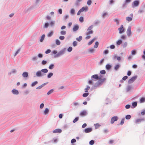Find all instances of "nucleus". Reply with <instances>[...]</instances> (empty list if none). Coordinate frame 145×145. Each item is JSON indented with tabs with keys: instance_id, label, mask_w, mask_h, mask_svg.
I'll return each mask as SVG.
<instances>
[{
	"instance_id": "1",
	"label": "nucleus",
	"mask_w": 145,
	"mask_h": 145,
	"mask_svg": "<svg viewBox=\"0 0 145 145\" xmlns=\"http://www.w3.org/2000/svg\"><path fill=\"white\" fill-rule=\"evenodd\" d=\"M106 80L105 78H104L101 80H98L93 85L92 87L91 88V89H96L100 87Z\"/></svg>"
},
{
	"instance_id": "2",
	"label": "nucleus",
	"mask_w": 145,
	"mask_h": 145,
	"mask_svg": "<svg viewBox=\"0 0 145 145\" xmlns=\"http://www.w3.org/2000/svg\"><path fill=\"white\" fill-rule=\"evenodd\" d=\"M66 50V49L65 48L63 49L57 53V54L55 55L54 56V57L55 58H56L63 55L65 53Z\"/></svg>"
},
{
	"instance_id": "3",
	"label": "nucleus",
	"mask_w": 145,
	"mask_h": 145,
	"mask_svg": "<svg viewBox=\"0 0 145 145\" xmlns=\"http://www.w3.org/2000/svg\"><path fill=\"white\" fill-rule=\"evenodd\" d=\"M140 4L139 0H135L133 2L132 4V7L133 8L138 7Z\"/></svg>"
},
{
	"instance_id": "4",
	"label": "nucleus",
	"mask_w": 145,
	"mask_h": 145,
	"mask_svg": "<svg viewBox=\"0 0 145 145\" xmlns=\"http://www.w3.org/2000/svg\"><path fill=\"white\" fill-rule=\"evenodd\" d=\"M44 75V74L40 70H39L37 71L36 73L35 76L34 77L36 76L37 77H41Z\"/></svg>"
},
{
	"instance_id": "5",
	"label": "nucleus",
	"mask_w": 145,
	"mask_h": 145,
	"mask_svg": "<svg viewBox=\"0 0 145 145\" xmlns=\"http://www.w3.org/2000/svg\"><path fill=\"white\" fill-rule=\"evenodd\" d=\"M137 77V75L132 77L129 80L128 82V84H130L133 83L136 80Z\"/></svg>"
},
{
	"instance_id": "6",
	"label": "nucleus",
	"mask_w": 145,
	"mask_h": 145,
	"mask_svg": "<svg viewBox=\"0 0 145 145\" xmlns=\"http://www.w3.org/2000/svg\"><path fill=\"white\" fill-rule=\"evenodd\" d=\"M118 30L119 31V33L120 34H122L124 32L125 29L123 28V25H121L120 27L118 28Z\"/></svg>"
},
{
	"instance_id": "7",
	"label": "nucleus",
	"mask_w": 145,
	"mask_h": 145,
	"mask_svg": "<svg viewBox=\"0 0 145 145\" xmlns=\"http://www.w3.org/2000/svg\"><path fill=\"white\" fill-rule=\"evenodd\" d=\"M118 118L117 116H114L112 117L111 119V124L113 123L115 121H117L118 120Z\"/></svg>"
},
{
	"instance_id": "8",
	"label": "nucleus",
	"mask_w": 145,
	"mask_h": 145,
	"mask_svg": "<svg viewBox=\"0 0 145 145\" xmlns=\"http://www.w3.org/2000/svg\"><path fill=\"white\" fill-rule=\"evenodd\" d=\"M128 36L129 37L131 34V27L130 26L128 27L126 32Z\"/></svg>"
},
{
	"instance_id": "9",
	"label": "nucleus",
	"mask_w": 145,
	"mask_h": 145,
	"mask_svg": "<svg viewBox=\"0 0 145 145\" xmlns=\"http://www.w3.org/2000/svg\"><path fill=\"white\" fill-rule=\"evenodd\" d=\"M98 75L97 74H95L91 77V80H98Z\"/></svg>"
},
{
	"instance_id": "10",
	"label": "nucleus",
	"mask_w": 145,
	"mask_h": 145,
	"mask_svg": "<svg viewBox=\"0 0 145 145\" xmlns=\"http://www.w3.org/2000/svg\"><path fill=\"white\" fill-rule=\"evenodd\" d=\"M92 131V128L91 127L86 128L83 131V132L86 133H88L91 132Z\"/></svg>"
},
{
	"instance_id": "11",
	"label": "nucleus",
	"mask_w": 145,
	"mask_h": 145,
	"mask_svg": "<svg viewBox=\"0 0 145 145\" xmlns=\"http://www.w3.org/2000/svg\"><path fill=\"white\" fill-rule=\"evenodd\" d=\"M144 121V119L143 118H141L137 119L135 120V123L136 124H138L140 123L141 121Z\"/></svg>"
},
{
	"instance_id": "12",
	"label": "nucleus",
	"mask_w": 145,
	"mask_h": 145,
	"mask_svg": "<svg viewBox=\"0 0 145 145\" xmlns=\"http://www.w3.org/2000/svg\"><path fill=\"white\" fill-rule=\"evenodd\" d=\"M129 16L131 17H127L126 18V20L127 21H128L129 22H131L132 20V17L133 16V14H130Z\"/></svg>"
},
{
	"instance_id": "13",
	"label": "nucleus",
	"mask_w": 145,
	"mask_h": 145,
	"mask_svg": "<svg viewBox=\"0 0 145 145\" xmlns=\"http://www.w3.org/2000/svg\"><path fill=\"white\" fill-rule=\"evenodd\" d=\"M88 10V8L87 7H83L81 8L79 10L81 11V12H83L84 11L85 12L87 11Z\"/></svg>"
},
{
	"instance_id": "14",
	"label": "nucleus",
	"mask_w": 145,
	"mask_h": 145,
	"mask_svg": "<svg viewBox=\"0 0 145 145\" xmlns=\"http://www.w3.org/2000/svg\"><path fill=\"white\" fill-rule=\"evenodd\" d=\"M11 93L14 95H18L19 93V91L16 89H13L11 91Z\"/></svg>"
},
{
	"instance_id": "15",
	"label": "nucleus",
	"mask_w": 145,
	"mask_h": 145,
	"mask_svg": "<svg viewBox=\"0 0 145 145\" xmlns=\"http://www.w3.org/2000/svg\"><path fill=\"white\" fill-rule=\"evenodd\" d=\"M95 49L93 48H91L88 49V52L90 54H93L94 53Z\"/></svg>"
},
{
	"instance_id": "16",
	"label": "nucleus",
	"mask_w": 145,
	"mask_h": 145,
	"mask_svg": "<svg viewBox=\"0 0 145 145\" xmlns=\"http://www.w3.org/2000/svg\"><path fill=\"white\" fill-rule=\"evenodd\" d=\"M79 27L77 24L75 25L73 27V31L75 32L76 31L79 29Z\"/></svg>"
},
{
	"instance_id": "17",
	"label": "nucleus",
	"mask_w": 145,
	"mask_h": 145,
	"mask_svg": "<svg viewBox=\"0 0 145 145\" xmlns=\"http://www.w3.org/2000/svg\"><path fill=\"white\" fill-rule=\"evenodd\" d=\"M137 101H135L132 103V105L131 106V108H135L137 106Z\"/></svg>"
},
{
	"instance_id": "18",
	"label": "nucleus",
	"mask_w": 145,
	"mask_h": 145,
	"mask_svg": "<svg viewBox=\"0 0 145 145\" xmlns=\"http://www.w3.org/2000/svg\"><path fill=\"white\" fill-rule=\"evenodd\" d=\"M133 88V87L131 85H129L127 86L126 88V91L127 92H128L130 90Z\"/></svg>"
},
{
	"instance_id": "19",
	"label": "nucleus",
	"mask_w": 145,
	"mask_h": 145,
	"mask_svg": "<svg viewBox=\"0 0 145 145\" xmlns=\"http://www.w3.org/2000/svg\"><path fill=\"white\" fill-rule=\"evenodd\" d=\"M62 132V130L59 129H56L54 131H53L52 132L53 133H61Z\"/></svg>"
},
{
	"instance_id": "20",
	"label": "nucleus",
	"mask_w": 145,
	"mask_h": 145,
	"mask_svg": "<svg viewBox=\"0 0 145 145\" xmlns=\"http://www.w3.org/2000/svg\"><path fill=\"white\" fill-rule=\"evenodd\" d=\"M120 67V65L119 64H117L114 66V69L116 71H117L118 69H119Z\"/></svg>"
},
{
	"instance_id": "21",
	"label": "nucleus",
	"mask_w": 145,
	"mask_h": 145,
	"mask_svg": "<svg viewBox=\"0 0 145 145\" xmlns=\"http://www.w3.org/2000/svg\"><path fill=\"white\" fill-rule=\"evenodd\" d=\"M87 114V112L86 111L84 110L81 112L80 113V115L82 116H85Z\"/></svg>"
},
{
	"instance_id": "22",
	"label": "nucleus",
	"mask_w": 145,
	"mask_h": 145,
	"mask_svg": "<svg viewBox=\"0 0 145 145\" xmlns=\"http://www.w3.org/2000/svg\"><path fill=\"white\" fill-rule=\"evenodd\" d=\"M22 76L24 77H27L28 76V73L26 72H24L22 73Z\"/></svg>"
},
{
	"instance_id": "23",
	"label": "nucleus",
	"mask_w": 145,
	"mask_h": 145,
	"mask_svg": "<svg viewBox=\"0 0 145 145\" xmlns=\"http://www.w3.org/2000/svg\"><path fill=\"white\" fill-rule=\"evenodd\" d=\"M105 67L107 70H109L111 69L112 66L110 64H107L106 65Z\"/></svg>"
},
{
	"instance_id": "24",
	"label": "nucleus",
	"mask_w": 145,
	"mask_h": 145,
	"mask_svg": "<svg viewBox=\"0 0 145 145\" xmlns=\"http://www.w3.org/2000/svg\"><path fill=\"white\" fill-rule=\"evenodd\" d=\"M42 73H47L48 72V70L47 69H43L40 70Z\"/></svg>"
},
{
	"instance_id": "25",
	"label": "nucleus",
	"mask_w": 145,
	"mask_h": 145,
	"mask_svg": "<svg viewBox=\"0 0 145 145\" xmlns=\"http://www.w3.org/2000/svg\"><path fill=\"white\" fill-rule=\"evenodd\" d=\"M122 40L121 39H119L116 42V44L117 45H120L122 43Z\"/></svg>"
},
{
	"instance_id": "26",
	"label": "nucleus",
	"mask_w": 145,
	"mask_h": 145,
	"mask_svg": "<svg viewBox=\"0 0 145 145\" xmlns=\"http://www.w3.org/2000/svg\"><path fill=\"white\" fill-rule=\"evenodd\" d=\"M70 13L72 15H74L75 14V10L74 9L72 8L70 11Z\"/></svg>"
},
{
	"instance_id": "27",
	"label": "nucleus",
	"mask_w": 145,
	"mask_h": 145,
	"mask_svg": "<svg viewBox=\"0 0 145 145\" xmlns=\"http://www.w3.org/2000/svg\"><path fill=\"white\" fill-rule=\"evenodd\" d=\"M53 75V74L52 72H50L48 73L47 76V77L48 78H50Z\"/></svg>"
},
{
	"instance_id": "28",
	"label": "nucleus",
	"mask_w": 145,
	"mask_h": 145,
	"mask_svg": "<svg viewBox=\"0 0 145 145\" xmlns=\"http://www.w3.org/2000/svg\"><path fill=\"white\" fill-rule=\"evenodd\" d=\"M55 67L54 65V64L52 63L50 64L49 67V69L50 70L52 69Z\"/></svg>"
},
{
	"instance_id": "29",
	"label": "nucleus",
	"mask_w": 145,
	"mask_h": 145,
	"mask_svg": "<svg viewBox=\"0 0 145 145\" xmlns=\"http://www.w3.org/2000/svg\"><path fill=\"white\" fill-rule=\"evenodd\" d=\"M17 71L16 69H12L11 72H10V74H15L16 73Z\"/></svg>"
},
{
	"instance_id": "30",
	"label": "nucleus",
	"mask_w": 145,
	"mask_h": 145,
	"mask_svg": "<svg viewBox=\"0 0 145 145\" xmlns=\"http://www.w3.org/2000/svg\"><path fill=\"white\" fill-rule=\"evenodd\" d=\"M45 35L44 34L41 37V38L40 40V42H42L45 38Z\"/></svg>"
},
{
	"instance_id": "31",
	"label": "nucleus",
	"mask_w": 145,
	"mask_h": 145,
	"mask_svg": "<svg viewBox=\"0 0 145 145\" xmlns=\"http://www.w3.org/2000/svg\"><path fill=\"white\" fill-rule=\"evenodd\" d=\"M140 103H144L145 102V97H142L140 100Z\"/></svg>"
},
{
	"instance_id": "32",
	"label": "nucleus",
	"mask_w": 145,
	"mask_h": 145,
	"mask_svg": "<svg viewBox=\"0 0 145 145\" xmlns=\"http://www.w3.org/2000/svg\"><path fill=\"white\" fill-rule=\"evenodd\" d=\"M94 125L95 126V128L96 129H97L101 126V125L98 123L94 124Z\"/></svg>"
},
{
	"instance_id": "33",
	"label": "nucleus",
	"mask_w": 145,
	"mask_h": 145,
	"mask_svg": "<svg viewBox=\"0 0 145 145\" xmlns=\"http://www.w3.org/2000/svg\"><path fill=\"white\" fill-rule=\"evenodd\" d=\"M95 38H94L92 40H91L88 43V45H90L91 44L93 43L94 42V40H95Z\"/></svg>"
},
{
	"instance_id": "34",
	"label": "nucleus",
	"mask_w": 145,
	"mask_h": 145,
	"mask_svg": "<svg viewBox=\"0 0 145 145\" xmlns=\"http://www.w3.org/2000/svg\"><path fill=\"white\" fill-rule=\"evenodd\" d=\"M38 82L37 81H35L31 83V87H34L35 85H36L38 84Z\"/></svg>"
},
{
	"instance_id": "35",
	"label": "nucleus",
	"mask_w": 145,
	"mask_h": 145,
	"mask_svg": "<svg viewBox=\"0 0 145 145\" xmlns=\"http://www.w3.org/2000/svg\"><path fill=\"white\" fill-rule=\"evenodd\" d=\"M53 31H50L48 34L47 36L49 37H51L53 35Z\"/></svg>"
},
{
	"instance_id": "36",
	"label": "nucleus",
	"mask_w": 145,
	"mask_h": 145,
	"mask_svg": "<svg viewBox=\"0 0 145 145\" xmlns=\"http://www.w3.org/2000/svg\"><path fill=\"white\" fill-rule=\"evenodd\" d=\"M49 112V110L48 108H46L44 112V114L46 115Z\"/></svg>"
},
{
	"instance_id": "37",
	"label": "nucleus",
	"mask_w": 145,
	"mask_h": 145,
	"mask_svg": "<svg viewBox=\"0 0 145 145\" xmlns=\"http://www.w3.org/2000/svg\"><path fill=\"white\" fill-rule=\"evenodd\" d=\"M82 36H80L79 37L76 38V40L78 42H80L82 40Z\"/></svg>"
},
{
	"instance_id": "38",
	"label": "nucleus",
	"mask_w": 145,
	"mask_h": 145,
	"mask_svg": "<svg viewBox=\"0 0 145 145\" xmlns=\"http://www.w3.org/2000/svg\"><path fill=\"white\" fill-rule=\"evenodd\" d=\"M56 44L57 45H59L61 44L60 41L58 39H56Z\"/></svg>"
},
{
	"instance_id": "39",
	"label": "nucleus",
	"mask_w": 145,
	"mask_h": 145,
	"mask_svg": "<svg viewBox=\"0 0 145 145\" xmlns=\"http://www.w3.org/2000/svg\"><path fill=\"white\" fill-rule=\"evenodd\" d=\"M89 93L87 92H86L83 94L82 95V96L84 97H87L89 95Z\"/></svg>"
},
{
	"instance_id": "40",
	"label": "nucleus",
	"mask_w": 145,
	"mask_h": 145,
	"mask_svg": "<svg viewBox=\"0 0 145 145\" xmlns=\"http://www.w3.org/2000/svg\"><path fill=\"white\" fill-rule=\"evenodd\" d=\"M127 42H125L123 43L121 46H123V48H125L127 47Z\"/></svg>"
},
{
	"instance_id": "41",
	"label": "nucleus",
	"mask_w": 145,
	"mask_h": 145,
	"mask_svg": "<svg viewBox=\"0 0 145 145\" xmlns=\"http://www.w3.org/2000/svg\"><path fill=\"white\" fill-rule=\"evenodd\" d=\"M60 34L61 35H65L66 34V32L65 31L63 30L60 31Z\"/></svg>"
},
{
	"instance_id": "42",
	"label": "nucleus",
	"mask_w": 145,
	"mask_h": 145,
	"mask_svg": "<svg viewBox=\"0 0 145 145\" xmlns=\"http://www.w3.org/2000/svg\"><path fill=\"white\" fill-rule=\"evenodd\" d=\"M110 48L111 49H114L115 48V45L114 44H112L110 46L108 47L107 48Z\"/></svg>"
},
{
	"instance_id": "43",
	"label": "nucleus",
	"mask_w": 145,
	"mask_h": 145,
	"mask_svg": "<svg viewBox=\"0 0 145 145\" xmlns=\"http://www.w3.org/2000/svg\"><path fill=\"white\" fill-rule=\"evenodd\" d=\"M54 91V89H51L47 93V94L48 95H49L51 94L52 93H53Z\"/></svg>"
},
{
	"instance_id": "44",
	"label": "nucleus",
	"mask_w": 145,
	"mask_h": 145,
	"mask_svg": "<svg viewBox=\"0 0 145 145\" xmlns=\"http://www.w3.org/2000/svg\"><path fill=\"white\" fill-rule=\"evenodd\" d=\"M93 25H90L87 29V31H89L91 30V29L93 28Z\"/></svg>"
},
{
	"instance_id": "45",
	"label": "nucleus",
	"mask_w": 145,
	"mask_h": 145,
	"mask_svg": "<svg viewBox=\"0 0 145 145\" xmlns=\"http://www.w3.org/2000/svg\"><path fill=\"white\" fill-rule=\"evenodd\" d=\"M136 51L135 50H133L131 52V53L132 55H135L136 54Z\"/></svg>"
},
{
	"instance_id": "46",
	"label": "nucleus",
	"mask_w": 145,
	"mask_h": 145,
	"mask_svg": "<svg viewBox=\"0 0 145 145\" xmlns=\"http://www.w3.org/2000/svg\"><path fill=\"white\" fill-rule=\"evenodd\" d=\"M30 92V91L28 89H26L24 91V93L25 95H27Z\"/></svg>"
},
{
	"instance_id": "47",
	"label": "nucleus",
	"mask_w": 145,
	"mask_h": 145,
	"mask_svg": "<svg viewBox=\"0 0 145 145\" xmlns=\"http://www.w3.org/2000/svg\"><path fill=\"white\" fill-rule=\"evenodd\" d=\"M79 120V117H76L75 119L73 121V123H75L76 122H77Z\"/></svg>"
},
{
	"instance_id": "48",
	"label": "nucleus",
	"mask_w": 145,
	"mask_h": 145,
	"mask_svg": "<svg viewBox=\"0 0 145 145\" xmlns=\"http://www.w3.org/2000/svg\"><path fill=\"white\" fill-rule=\"evenodd\" d=\"M99 43L98 41H96L95 42V45L94 46V47L95 48H97L98 47L99 45Z\"/></svg>"
},
{
	"instance_id": "49",
	"label": "nucleus",
	"mask_w": 145,
	"mask_h": 145,
	"mask_svg": "<svg viewBox=\"0 0 145 145\" xmlns=\"http://www.w3.org/2000/svg\"><path fill=\"white\" fill-rule=\"evenodd\" d=\"M144 12V9H139L138 11V13H142Z\"/></svg>"
},
{
	"instance_id": "50",
	"label": "nucleus",
	"mask_w": 145,
	"mask_h": 145,
	"mask_svg": "<svg viewBox=\"0 0 145 145\" xmlns=\"http://www.w3.org/2000/svg\"><path fill=\"white\" fill-rule=\"evenodd\" d=\"M90 87L88 85L86 86V88H85V92H88V90H89L90 89Z\"/></svg>"
},
{
	"instance_id": "51",
	"label": "nucleus",
	"mask_w": 145,
	"mask_h": 145,
	"mask_svg": "<svg viewBox=\"0 0 145 145\" xmlns=\"http://www.w3.org/2000/svg\"><path fill=\"white\" fill-rule=\"evenodd\" d=\"M69 127V126L68 124H65L64 125L63 127V128L65 129H67Z\"/></svg>"
},
{
	"instance_id": "52",
	"label": "nucleus",
	"mask_w": 145,
	"mask_h": 145,
	"mask_svg": "<svg viewBox=\"0 0 145 145\" xmlns=\"http://www.w3.org/2000/svg\"><path fill=\"white\" fill-rule=\"evenodd\" d=\"M104 60L105 59L104 58L102 59L99 63V64L100 65H102V64H103L104 62Z\"/></svg>"
},
{
	"instance_id": "53",
	"label": "nucleus",
	"mask_w": 145,
	"mask_h": 145,
	"mask_svg": "<svg viewBox=\"0 0 145 145\" xmlns=\"http://www.w3.org/2000/svg\"><path fill=\"white\" fill-rule=\"evenodd\" d=\"M49 24L48 23V22L46 23L45 24L44 26V28H47L49 26Z\"/></svg>"
},
{
	"instance_id": "54",
	"label": "nucleus",
	"mask_w": 145,
	"mask_h": 145,
	"mask_svg": "<svg viewBox=\"0 0 145 145\" xmlns=\"http://www.w3.org/2000/svg\"><path fill=\"white\" fill-rule=\"evenodd\" d=\"M109 53V51L108 50H105L104 51L103 54L105 55Z\"/></svg>"
},
{
	"instance_id": "55",
	"label": "nucleus",
	"mask_w": 145,
	"mask_h": 145,
	"mask_svg": "<svg viewBox=\"0 0 145 145\" xmlns=\"http://www.w3.org/2000/svg\"><path fill=\"white\" fill-rule=\"evenodd\" d=\"M72 47L69 46L67 49V51L69 52H70L72 51Z\"/></svg>"
},
{
	"instance_id": "56",
	"label": "nucleus",
	"mask_w": 145,
	"mask_h": 145,
	"mask_svg": "<svg viewBox=\"0 0 145 145\" xmlns=\"http://www.w3.org/2000/svg\"><path fill=\"white\" fill-rule=\"evenodd\" d=\"M131 116L130 115L128 114L126 116L125 118L127 120H129L131 118Z\"/></svg>"
},
{
	"instance_id": "57",
	"label": "nucleus",
	"mask_w": 145,
	"mask_h": 145,
	"mask_svg": "<svg viewBox=\"0 0 145 145\" xmlns=\"http://www.w3.org/2000/svg\"><path fill=\"white\" fill-rule=\"evenodd\" d=\"M47 63V61H46L43 60L41 62V64L43 65H45Z\"/></svg>"
},
{
	"instance_id": "58",
	"label": "nucleus",
	"mask_w": 145,
	"mask_h": 145,
	"mask_svg": "<svg viewBox=\"0 0 145 145\" xmlns=\"http://www.w3.org/2000/svg\"><path fill=\"white\" fill-rule=\"evenodd\" d=\"M79 20L80 22H83L84 21L83 17L82 16L80 17L79 19Z\"/></svg>"
},
{
	"instance_id": "59",
	"label": "nucleus",
	"mask_w": 145,
	"mask_h": 145,
	"mask_svg": "<svg viewBox=\"0 0 145 145\" xmlns=\"http://www.w3.org/2000/svg\"><path fill=\"white\" fill-rule=\"evenodd\" d=\"M80 2L76 0L74 4L75 5L76 7L80 5Z\"/></svg>"
},
{
	"instance_id": "60",
	"label": "nucleus",
	"mask_w": 145,
	"mask_h": 145,
	"mask_svg": "<svg viewBox=\"0 0 145 145\" xmlns=\"http://www.w3.org/2000/svg\"><path fill=\"white\" fill-rule=\"evenodd\" d=\"M89 31H88L86 33L87 35H88L90 34H92L93 33V31L92 30Z\"/></svg>"
},
{
	"instance_id": "61",
	"label": "nucleus",
	"mask_w": 145,
	"mask_h": 145,
	"mask_svg": "<svg viewBox=\"0 0 145 145\" xmlns=\"http://www.w3.org/2000/svg\"><path fill=\"white\" fill-rule=\"evenodd\" d=\"M106 71L104 70H101L100 71V73L103 74H106Z\"/></svg>"
},
{
	"instance_id": "62",
	"label": "nucleus",
	"mask_w": 145,
	"mask_h": 145,
	"mask_svg": "<svg viewBox=\"0 0 145 145\" xmlns=\"http://www.w3.org/2000/svg\"><path fill=\"white\" fill-rule=\"evenodd\" d=\"M126 3L125 2H124L122 6V8H126L127 7Z\"/></svg>"
},
{
	"instance_id": "63",
	"label": "nucleus",
	"mask_w": 145,
	"mask_h": 145,
	"mask_svg": "<svg viewBox=\"0 0 145 145\" xmlns=\"http://www.w3.org/2000/svg\"><path fill=\"white\" fill-rule=\"evenodd\" d=\"M94 141L93 140H91L89 142V144L90 145H93L94 143Z\"/></svg>"
},
{
	"instance_id": "64",
	"label": "nucleus",
	"mask_w": 145,
	"mask_h": 145,
	"mask_svg": "<svg viewBox=\"0 0 145 145\" xmlns=\"http://www.w3.org/2000/svg\"><path fill=\"white\" fill-rule=\"evenodd\" d=\"M141 114L142 115H145V109H143L141 112Z\"/></svg>"
}]
</instances>
